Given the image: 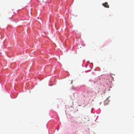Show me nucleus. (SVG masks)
<instances>
[{
	"instance_id": "f257e3e1",
	"label": "nucleus",
	"mask_w": 134,
	"mask_h": 134,
	"mask_svg": "<svg viewBox=\"0 0 134 134\" xmlns=\"http://www.w3.org/2000/svg\"><path fill=\"white\" fill-rule=\"evenodd\" d=\"M102 4V5H103L104 7L105 8H109V7L108 3L107 2H105L104 3H103Z\"/></svg>"
},
{
	"instance_id": "f03ea898",
	"label": "nucleus",
	"mask_w": 134,
	"mask_h": 134,
	"mask_svg": "<svg viewBox=\"0 0 134 134\" xmlns=\"http://www.w3.org/2000/svg\"><path fill=\"white\" fill-rule=\"evenodd\" d=\"M12 17H13V15H11L10 17H9V16H8L7 17V18L8 19H11V18H12Z\"/></svg>"
},
{
	"instance_id": "7ed1b4c3",
	"label": "nucleus",
	"mask_w": 134,
	"mask_h": 134,
	"mask_svg": "<svg viewBox=\"0 0 134 134\" xmlns=\"http://www.w3.org/2000/svg\"><path fill=\"white\" fill-rule=\"evenodd\" d=\"M92 91L91 90H90L88 91V93H89V92L90 93H92Z\"/></svg>"
},
{
	"instance_id": "20e7f679",
	"label": "nucleus",
	"mask_w": 134,
	"mask_h": 134,
	"mask_svg": "<svg viewBox=\"0 0 134 134\" xmlns=\"http://www.w3.org/2000/svg\"><path fill=\"white\" fill-rule=\"evenodd\" d=\"M105 102H108V101L107 100H105Z\"/></svg>"
},
{
	"instance_id": "39448f33",
	"label": "nucleus",
	"mask_w": 134,
	"mask_h": 134,
	"mask_svg": "<svg viewBox=\"0 0 134 134\" xmlns=\"http://www.w3.org/2000/svg\"><path fill=\"white\" fill-rule=\"evenodd\" d=\"M72 81H71V83H72Z\"/></svg>"
}]
</instances>
